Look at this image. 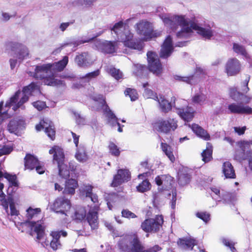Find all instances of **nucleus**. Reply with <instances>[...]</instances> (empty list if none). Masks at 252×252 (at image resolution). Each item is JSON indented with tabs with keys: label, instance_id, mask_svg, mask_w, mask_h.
<instances>
[{
	"label": "nucleus",
	"instance_id": "nucleus-33",
	"mask_svg": "<svg viewBox=\"0 0 252 252\" xmlns=\"http://www.w3.org/2000/svg\"><path fill=\"white\" fill-rule=\"evenodd\" d=\"M222 172L226 178H235V174L231 163L226 161L222 165Z\"/></svg>",
	"mask_w": 252,
	"mask_h": 252
},
{
	"label": "nucleus",
	"instance_id": "nucleus-62",
	"mask_svg": "<svg viewBox=\"0 0 252 252\" xmlns=\"http://www.w3.org/2000/svg\"><path fill=\"white\" fill-rule=\"evenodd\" d=\"M161 248L159 247L158 245H156L154 246L152 248L144 251V252H157L161 250Z\"/></svg>",
	"mask_w": 252,
	"mask_h": 252
},
{
	"label": "nucleus",
	"instance_id": "nucleus-38",
	"mask_svg": "<svg viewBox=\"0 0 252 252\" xmlns=\"http://www.w3.org/2000/svg\"><path fill=\"white\" fill-rule=\"evenodd\" d=\"M212 146L210 143H208L206 150L203 151L201 154L203 161L207 162L211 160L212 158Z\"/></svg>",
	"mask_w": 252,
	"mask_h": 252
},
{
	"label": "nucleus",
	"instance_id": "nucleus-40",
	"mask_svg": "<svg viewBox=\"0 0 252 252\" xmlns=\"http://www.w3.org/2000/svg\"><path fill=\"white\" fill-rule=\"evenodd\" d=\"M233 50L234 52L238 54L241 55L246 58H249V55L247 53L245 47L240 44L234 43L233 45Z\"/></svg>",
	"mask_w": 252,
	"mask_h": 252
},
{
	"label": "nucleus",
	"instance_id": "nucleus-60",
	"mask_svg": "<svg viewBox=\"0 0 252 252\" xmlns=\"http://www.w3.org/2000/svg\"><path fill=\"white\" fill-rule=\"evenodd\" d=\"M71 134L73 137V142L76 147V148H77L79 146V145H78L79 136L77 135L75 133L73 132H71Z\"/></svg>",
	"mask_w": 252,
	"mask_h": 252
},
{
	"label": "nucleus",
	"instance_id": "nucleus-64",
	"mask_svg": "<svg viewBox=\"0 0 252 252\" xmlns=\"http://www.w3.org/2000/svg\"><path fill=\"white\" fill-rule=\"evenodd\" d=\"M70 23L67 22V23H62L60 25V29L62 31H65L66 28L69 26Z\"/></svg>",
	"mask_w": 252,
	"mask_h": 252
},
{
	"label": "nucleus",
	"instance_id": "nucleus-26",
	"mask_svg": "<svg viewBox=\"0 0 252 252\" xmlns=\"http://www.w3.org/2000/svg\"><path fill=\"white\" fill-rule=\"evenodd\" d=\"M76 159L81 163L87 162L90 158V156L86 152L85 147L82 144L76 149L75 154Z\"/></svg>",
	"mask_w": 252,
	"mask_h": 252
},
{
	"label": "nucleus",
	"instance_id": "nucleus-21",
	"mask_svg": "<svg viewBox=\"0 0 252 252\" xmlns=\"http://www.w3.org/2000/svg\"><path fill=\"white\" fill-rule=\"evenodd\" d=\"M173 50V45L172 40L170 35L168 36L165 39L161 46L160 56L162 58H167L170 56Z\"/></svg>",
	"mask_w": 252,
	"mask_h": 252
},
{
	"label": "nucleus",
	"instance_id": "nucleus-48",
	"mask_svg": "<svg viewBox=\"0 0 252 252\" xmlns=\"http://www.w3.org/2000/svg\"><path fill=\"white\" fill-rule=\"evenodd\" d=\"M109 149L110 152L112 155L115 156H118L120 154V150L118 148L117 146L114 143H110L109 145Z\"/></svg>",
	"mask_w": 252,
	"mask_h": 252
},
{
	"label": "nucleus",
	"instance_id": "nucleus-46",
	"mask_svg": "<svg viewBox=\"0 0 252 252\" xmlns=\"http://www.w3.org/2000/svg\"><path fill=\"white\" fill-rule=\"evenodd\" d=\"M175 79L177 80L182 81L189 84H192L195 82V79L193 76L189 77H182L180 76H176Z\"/></svg>",
	"mask_w": 252,
	"mask_h": 252
},
{
	"label": "nucleus",
	"instance_id": "nucleus-19",
	"mask_svg": "<svg viewBox=\"0 0 252 252\" xmlns=\"http://www.w3.org/2000/svg\"><path fill=\"white\" fill-rule=\"evenodd\" d=\"M228 109L231 113L250 114L252 113V108L243 103H232L228 106Z\"/></svg>",
	"mask_w": 252,
	"mask_h": 252
},
{
	"label": "nucleus",
	"instance_id": "nucleus-55",
	"mask_svg": "<svg viewBox=\"0 0 252 252\" xmlns=\"http://www.w3.org/2000/svg\"><path fill=\"white\" fill-rule=\"evenodd\" d=\"M74 117L76 120V123L78 125H82L84 124L85 122V120L83 118L81 117L79 113H74Z\"/></svg>",
	"mask_w": 252,
	"mask_h": 252
},
{
	"label": "nucleus",
	"instance_id": "nucleus-49",
	"mask_svg": "<svg viewBox=\"0 0 252 252\" xmlns=\"http://www.w3.org/2000/svg\"><path fill=\"white\" fill-rule=\"evenodd\" d=\"M190 180V177L188 175L180 174L179 177V183L181 186H184L188 184Z\"/></svg>",
	"mask_w": 252,
	"mask_h": 252
},
{
	"label": "nucleus",
	"instance_id": "nucleus-39",
	"mask_svg": "<svg viewBox=\"0 0 252 252\" xmlns=\"http://www.w3.org/2000/svg\"><path fill=\"white\" fill-rule=\"evenodd\" d=\"M192 102L194 103L203 105L207 103V96L203 94H197L192 97Z\"/></svg>",
	"mask_w": 252,
	"mask_h": 252
},
{
	"label": "nucleus",
	"instance_id": "nucleus-7",
	"mask_svg": "<svg viewBox=\"0 0 252 252\" xmlns=\"http://www.w3.org/2000/svg\"><path fill=\"white\" fill-rule=\"evenodd\" d=\"M137 34L142 37L143 41H149L161 35V32L154 31L151 23L146 20H140L134 26Z\"/></svg>",
	"mask_w": 252,
	"mask_h": 252
},
{
	"label": "nucleus",
	"instance_id": "nucleus-10",
	"mask_svg": "<svg viewBox=\"0 0 252 252\" xmlns=\"http://www.w3.org/2000/svg\"><path fill=\"white\" fill-rule=\"evenodd\" d=\"M93 99L95 101H98L103 106L104 114L107 118L108 123L112 126L117 125L118 126V131L120 132L123 131L122 128L120 126V124L118 122V118L111 111L107 105H105V101L101 95H98L97 97L94 96Z\"/></svg>",
	"mask_w": 252,
	"mask_h": 252
},
{
	"label": "nucleus",
	"instance_id": "nucleus-45",
	"mask_svg": "<svg viewBox=\"0 0 252 252\" xmlns=\"http://www.w3.org/2000/svg\"><path fill=\"white\" fill-rule=\"evenodd\" d=\"M150 183L147 180H144L137 187L138 191L144 192L150 189Z\"/></svg>",
	"mask_w": 252,
	"mask_h": 252
},
{
	"label": "nucleus",
	"instance_id": "nucleus-30",
	"mask_svg": "<svg viewBox=\"0 0 252 252\" xmlns=\"http://www.w3.org/2000/svg\"><path fill=\"white\" fill-rule=\"evenodd\" d=\"M189 126L197 136L205 140H210V136L207 131L198 125L194 124L191 126L189 125Z\"/></svg>",
	"mask_w": 252,
	"mask_h": 252
},
{
	"label": "nucleus",
	"instance_id": "nucleus-52",
	"mask_svg": "<svg viewBox=\"0 0 252 252\" xmlns=\"http://www.w3.org/2000/svg\"><path fill=\"white\" fill-rule=\"evenodd\" d=\"M33 106L36 108L38 110L40 111L44 108L46 106V104L44 102L41 101H37L32 103Z\"/></svg>",
	"mask_w": 252,
	"mask_h": 252
},
{
	"label": "nucleus",
	"instance_id": "nucleus-42",
	"mask_svg": "<svg viewBox=\"0 0 252 252\" xmlns=\"http://www.w3.org/2000/svg\"><path fill=\"white\" fill-rule=\"evenodd\" d=\"M148 85V83H144L143 84V86L145 88L143 95L146 98H152L155 100L158 99V96L157 94L153 92L151 90L146 88Z\"/></svg>",
	"mask_w": 252,
	"mask_h": 252
},
{
	"label": "nucleus",
	"instance_id": "nucleus-41",
	"mask_svg": "<svg viewBox=\"0 0 252 252\" xmlns=\"http://www.w3.org/2000/svg\"><path fill=\"white\" fill-rule=\"evenodd\" d=\"M106 71L111 74L115 79L118 80L123 77V73L118 69L113 67H107L106 68Z\"/></svg>",
	"mask_w": 252,
	"mask_h": 252
},
{
	"label": "nucleus",
	"instance_id": "nucleus-34",
	"mask_svg": "<svg viewBox=\"0 0 252 252\" xmlns=\"http://www.w3.org/2000/svg\"><path fill=\"white\" fill-rule=\"evenodd\" d=\"M90 56L87 53H83L75 58V61L79 66H86L90 64Z\"/></svg>",
	"mask_w": 252,
	"mask_h": 252
},
{
	"label": "nucleus",
	"instance_id": "nucleus-53",
	"mask_svg": "<svg viewBox=\"0 0 252 252\" xmlns=\"http://www.w3.org/2000/svg\"><path fill=\"white\" fill-rule=\"evenodd\" d=\"M230 96L234 100H238L241 99L242 94L235 90H232L230 92Z\"/></svg>",
	"mask_w": 252,
	"mask_h": 252
},
{
	"label": "nucleus",
	"instance_id": "nucleus-23",
	"mask_svg": "<svg viewBox=\"0 0 252 252\" xmlns=\"http://www.w3.org/2000/svg\"><path fill=\"white\" fill-rule=\"evenodd\" d=\"M130 179V174L127 170H119L117 174L114 177L112 186L117 187Z\"/></svg>",
	"mask_w": 252,
	"mask_h": 252
},
{
	"label": "nucleus",
	"instance_id": "nucleus-17",
	"mask_svg": "<svg viewBox=\"0 0 252 252\" xmlns=\"http://www.w3.org/2000/svg\"><path fill=\"white\" fill-rule=\"evenodd\" d=\"M241 70V64L237 59L233 58L228 60L225 65V70L228 76H234Z\"/></svg>",
	"mask_w": 252,
	"mask_h": 252
},
{
	"label": "nucleus",
	"instance_id": "nucleus-31",
	"mask_svg": "<svg viewBox=\"0 0 252 252\" xmlns=\"http://www.w3.org/2000/svg\"><path fill=\"white\" fill-rule=\"evenodd\" d=\"M78 187V183L75 179H71L65 181L63 193L65 194H74L75 189Z\"/></svg>",
	"mask_w": 252,
	"mask_h": 252
},
{
	"label": "nucleus",
	"instance_id": "nucleus-63",
	"mask_svg": "<svg viewBox=\"0 0 252 252\" xmlns=\"http://www.w3.org/2000/svg\"><path fill=\"white\" fill-rule=\"evenodd\" d=\"M10 67L12 69H14L17 63V61L16 60L13 59H10L9 60Z\"/></svg>",
	"mask_w": 252,
	"mask_h": 252
},
{
	"label": "nucleus",
	"instance_id": "nucleus-9",
	"mask_svg": "<svg viewBox=\"0 0 252 252\" xmlns=\"http://www.w3.org/2000/svg\"><path fill=\"white\" fill-rule=\"evenodd\" d=\"M177 127V121L171 118L165 120H159L154 124V128L156 130L165 134L169 133L171 131H174Z\"/></svg>",
	"mask_w": 252,
	"mask_h": 252
},
{
	"label": "nucleus",
	"instance_id": "nucleus-36",
	"mask_svg": "<svg viewBox=\"0 0 252 252\" xmlns=\"http://www.w3.org/2000/svg\"><path fill=\"white\" fill-rule=\"evenodd\" d=\"M161 148L162 149V151L168 158L169 160L172 162H174L175 160V158L173 154V149L172 147L166 143H161Z\"/></svg>",
	"mask_w": 252,
	"mask_h": 252
},
{
	"label": "nucleus",
	"instance_id": "nucleus-11",
	"mask_svg": "<svg viewBox=\"0 0 252 252\" xmlns=\"http://www.w3.org/2000/svg\"><path fill=\"white\" fill-rule=\"evenodd\" d=\"M147 56L149 70L157 76L160 75L162 73L163 68L157 55L149 51Z\"/></svg>",
	"mask_w": 252,
	"mask_h": 252
},
{
	"label": "nucleus",
	"instance_id": "nucleus-61",
	"mask_svg": "<svg viewBox=\"0 0 252 252\" xmlns=\"http://www.w3.org/2000/svg\"><path fill=\"white\" fill-rule=\"evenodd\" d=\"M246 129V126H243L242 127H234L235 131L236 132L238 133L239 135L244 134Z\"/></svg>",
	"mask_w": 252,
	"mask_h": 252
},
{
	"label": "nucleus",
	"instance_id": "nucleus-8",
	"mask_svg": "<svg viewBox=\"0 0 252 252\" xmlns=\"http://www.w3.org/2000/svg\"><path fill=\"white\" fill-rule=\"evenodd\" d=\"M98 207L94 206L93 208H91L88 214L86 216V210L84 207H78L74 213L73 216L71 217L76 220H83L86 216V219L92 229L97 227L98 222L97 217Z\"/></svg>",
	"mask_w": 252,
	"mask_h": 252
},
{
	"label": "nucleus",
	"instance_id": "nucleus-43",
	"mask_svg": "<svg viewBox=\"0 0 252 252\" xmlns=\"http://www.w3.org/2000/svg\"><path fill=\"white\" fill-rule=\"evenodd\" d=\"M8 206L9 205L10 209V215L11 216H17L19 214V211L16 208L13 199L11 197L7 198Z\"/></svg>",
	"mask_w": 252,
	"mask_h": 252
},
{
	"label": "nucleus",
	"instance_id": "nucleus-2",
	"mask_svg": "<svg viewBox=\"0 0 252 252\" xmlns=\"http://www.w3.org/2000/svg\"><path fill=\"white\" fill-rule=\"evenodd\" d=\"M160 17L165 26L173 31L176 30L178 26L181 27V30L176 33L179 39L190 37L193 33V30L205 39H210L214 35V32L211 28L202 27L185 15L162 14Z\"/></svg>",
	"mask_w": 252,
	"mask_h": 252
},
{
	"label": "nucleus",
	"instance_id": "nucleus-4",
	"mask_svg": "<svg viewBox=\"0 0 252 252\" xmlns=\"http://www.w3.org/2000/svg\"><path fill=\"white\" fill-rule=\"evenodd\" d=\"M68 62V57L64 56L62 61L58 63L37 66L35 69L34 77L43 80L44 83L47 85L55 86L62 84L60 80L55 78V71L63 70Z\"/></svg>",
	"mask_w": 252,
	"mask_h": 252
},
{
	"label": "nucleus",
	"instance_id": "nucleus-6",
	"mask_svg": "<svg viewBox=\"0 0 252 252\" xmlns=\"http://www.w3.org/2000/svg\"><path fill=\"white\" fill-rule=\"evenodd\" d=\"M120 249L129 252H141L144 247L135 234L126 235L120 237L118 243Z\"/></svg>",
	"mask_w": 252,
	"mask_h": 252
},
{
	"label": "nucleus",
	"instance_id": "nucleus-32",
	"mask_svg": "<svg viewBox=\"0 0 252 252\" xmlns=\"http://www.w3.org/2000/svg\"><path fill=\"white\" fill-rule=\"evenodd\" d=\"M41 210L39 208L29 207L26 211L25 216L28 220L39 219Z\"/></svg>",
	"mask_w": 252,
	"mask_h": 252
},
{
	"label": "nucleus",
	"instance_id": "nucleus-51",
	"mask_svg": "<svg viewBox=\"0 0 252 252\" xmlns=\"http://www.w3.org/2000/svg\"><path fill=\"white\" fill-rule=\"evenodd\" d=\"M12 150V147L10 146H5L2 148L0 146V157L3 155L9 154Z\"/></svg>",
	"mask_w": 252,
	"mask_h": 252
},
{
	"label": "nucleus",
	"instance_id": "nucleus-54",
	"mask_svg": "<svg viewBox=\"0 0 252 252\" xmlns=\"http://www.w3.org/2000/svg\"><path fill=\"white\" fill-rule=\"evenodd\" d=\"M197 217L202 219L205 222H207L210 220V215L204 212L197 213L196 214Z\"/></svg>",
	"mask_w": 252,
	"mask_h": 252
},
{
	"label": "nucleus",
	"instance_id": "nucleus-5",
	"mask_svg": "<svg viewBox=\"0 0 252 252\" xmlns=\"http://www.w3.org/2000/svg\"><path fill=\"white\" fill-rule=\"evenodd\" d=\"M49 154L53 155L54 160L58 164L59 175L63 178H67L69 176V170H75V166L73 163H69V167L64 163V156L63 150L59 146H55L49 150Z\"/></svg>",
	"mask_w": 252,
	"mask_h": 252
},
{
	"label": "nucleus",
	"instance_id": "nucleus-16",
	"mask_svg": "<svg viewBox=\"0 0 252 252\" xmlns=\"http://www.w3.org/2000/svg\"><path fill=\"white\" fill-rule=\"evenodd\" d=\"M251 144H252V142L244 141L239 142L238 143V145L243 152L241 153L240 151H237L235 155V158L238 160L249 159L250 166L252 169V152L247 151V154L250 156H247V157L245 156L244 153L245 150L248 149Z\"/></svg>",
	"mask_w": 252,
	"mask_h": 252
},
{
	"label": "nucleus",
	"instance_id": "nucleus-44",
	"mask_svg": "<svg viewBox=\"0 0 252 252\" xmlns=\"http://www.w3.org/2000/svg\"><path fill=\"white\" fill-rule=\"evenodd\" d=\"M4 185L2 183H0V201L1 205L4 207L6 212H8V202L7 199H5V195L2 191Z\"/></svg>",
	"mask_w": 252,
	"mask_h": 252
},
{
	"label": "nucleus",
	"instance_id": "nucleus-58",
	"mask_svg": "<svg viewBox=\"0 0 252 252\" xmlns=\"http://www.w3.org/2000/svg\"><path fill=\"white\" fill-rule=\"evenodd\" d=\"M122 216L127 218H134L136 217V216L133 213L124 210L122 212Z\"/></svg>",
	"mask_w": 252,
	"mask_h": 252
},
{
	"label": "nucleus",
	"instance_id": "nucleus-28",
	"mask_svg": "<svg viewBox=\"0 0 252 252\" xmlns=\"http://www.w3.org/2000/svg\"><path fill=\"white\" fill-rule=\"evenodd\" d=\"M93 187L89 185H84L80 189L81 194L83 196L89 197L94 203L97 202V196L92 192Z\"/></svg>",
	"mask_w": 252,
	"mask_h": 252
},
{
	"label": "nucleus",
	"instance_id": "nucleus-24",
	"mask_svg": "<svg viewBox=\"0 0 252 252\" xmlns=\"http://www.w3.org/2000/svg\"><path fill=\"white\" fill-rule=\"evenodd\" d=\"M155 182L157 185L162 186L165 189H170L174 182L173 178L169 175L158 176L155 178Z\"/></svg>",
	"mask_w": 252,
	"mask_h": 252
},
{
	"label": "nucleus",
	"instance_id": "nucleus-12",
	"mask_svg": "<svg viewBox=\"0 0 252 252\" xmlns=\"http://www.w3.org/2000/svg\"><path fill=\"white\" fill-rule=\"evenodd\" d=\"M71 204L70 201L63 197L56 198L51 205V209L56 213H60L68 216V211L70 209Z\"/></svg>",
	"mask_w": 252,
	"mask_h": 252
},
{
	"label": "nucleus",
	"instance_id": "nucleus-57",
	"mask_svg": "<svg viewBox=\"0 0 252 252\" xmlns=\"http://www.w3.org/2000/svg\"><path fill=\"white\" fill-rule=\"evenodd\" d=\"M15 16V13H13L12 14H10L9 13L2 12L1 13L2 20L4 21L9 20L11 17Z\"/></svg>",
	"mask_w": 252,
	"mask_h": 252
},
{
	"label": "nucleus",
	"instance_id": "nucleus-37",
	"mask_svg": "<svg viewBox=\"0 0 252 252\" xmlns=\"http://www.w3.org/2000/svg\"><path fill=\"white\" fill-rule=\"evenodd\" d=\"M159 104L160 108L162 111L164 112H167L170 111L171 109L172 106L170 103L164 98L162 96H160L159 98L158 97L157 100Z\"/></svg>",
	"mask_w": 252,
	"mask_h": 252
},
{
	"label": "nucleus",
	"instance_id": "nucleus-35",
	"mask_svg": "<svg viewBox=\"0 0 252 252\" xmlns=\"http://www.w3.org/2000/svg\"><path fill=\"white\" fill-rule=\"evenodd\" d=\"M178 244L182 249L187 250L192 249L196 243L194 239H180L178 242Z\"/></svg>",
	"mask_w": 252,
	"mask_h": 252
},
{
	"label": "nucleus",
	"instance_id": "nucleus-47",
	"mask_svg": "<svg viewBox=\"0 0 252 252\" xmlns=\"http://www.w3.org/2000/svg\"><path fill=\"white\" fill-rule=\"evenodd\" d=\"M126 95H128L131 101H134L138 98V94L136 90L130 88L126 89L125 92Z\"/></svg>",
	"mask_w": 252,
	"mask_h": 252
},
{
	"label": "nucleus",
	"instance_id": "nucleus-56",
	"mask_svg": "<svg viewBox=\"0 0 252 252\" xmlns=\"http://www.w3.org/2000/svg\"><path fill=\"white\" fill-rule=\"evenodd\" d=\"M250 76H246V78L243 82V84L244 85V88L243 89V92L244 93H245V94L247 93L250 90L248 86V83L250 81Z\"/></svg>",
	"mask_w": 252,
	"mask_h": 252
},
{
	"label": "nucleus",
	"instance_id": "nucleus-50",
	"mask_svg": "<svg viewBox=\"0 0 252 252\" xmlns=\"http://www.w3.org/2000/svg\"><path fill=\"white\" fill-rule=\"evenodd\" d=\"M3 176L12 185L15 187L17 186V183L16 180L17 178L15 175H12L8 173H5Z\"/></svg>",
	"mask_w": 252,
	"mask_h": 252
},
{
	"label": "nucleus",
	"instance_id": "nucleus-59",
	"mask_svg": "<svg viewBox=\"0 0 252 252\" xmlns=\"http://www.w3.org/2000/svg\"><path fill=\"white\" fill-rule=\"evenodd\" d=\"M99 74V70H97L96 71H94V72H92L87 74L86 76V77L89 78L90 79H92V78L96 77Z\"/></svg>",
	"mask_w": 252,
	"mask_h": 252
},
{
	"label": "nucleus",
	"instance_id": "nucleus-14",
	"mask_svg": "<svg viewBox=\"0 0 252 252\" xmlns=\"http://www.w3.org/2000/svg\"><path fill=\"white\" fill-rule=\"evenodd\" d=\"M7 50L16 51L15 57L18 58L19 62H21L29 56L28 48L22 44L14 42H8L6 44Z\"/></svg>",
	"mask_w": 252,
	"mask_h": 252
},
{
	"label": "nucleus",
	"instance_id": "nucleus-25",
	"mask_svg": "<svg viewBox=\"0 0 252 252\" xmlns=\"http://www.w3.org/2000/svg\"><path fill=\"white\" fill-rule=\"evenodd\" d=\"M24 125L25 122L23 119H16L9 122L7 128L10 132L17 134L20 130L23 129Z\"/></svg>",
	"mask_w": 252,
	"mask_h": 252
},
{
	"label": "nucleus",
	"instance_id": "nucleus-29",
	"mask_svg": "<svg viewBox=\"0 0 252 252\" xmlns=\"http://www.w3.org/2000/svg\"><path fill=\"white\" fill-rule=\"evenodd\" d=\"M189 126L197 136L205 140H210V136L207 131L198 125L194 124L191 126L189 125Z\"/></svg>",
	"mask_w": 252,
	"mask_h": 252
},
{
	"label": "nucleus",
	"instance_id": "nucleus-27",
	"mask_svg": "<svg viewBox=\"0 0 252 252\" xmlns=\"http://www.w3.org/2000/svg\"><path fill=\"white\" fill-rule=\"evenodd\" d=\"M42 128H45V133L51 140H53L55 139V130L52 125L51 124L48 125L47 123L43 121L41 122L39 124L35 126L37 131H40Z\"/></svg>",
	"mask_w": 252,
	"mask_h": 252
},
{
	"label": "nucleus",
	"instance_id": "nucleus-13",
	"mask_svg": "<svg viewBox=\"0 0 252 252\" xmlns=\"http://www.w3.org/2000/svg\"><path fill=\"white\" fill-rule=\"evenodd\" d=\"M163 222V217L158 215L156 217L155 219L146 220L142 223L141 227L146 232H155L160 229Z\"/></svg>",
	"mask_w": 252,
	"mask_h": 252
},
{
	"label": "nucleus",
	"instance_id": "nucleus-15",
	"mask_svg": "<svg viewBox=\"0 0 252 252\" xmlns=\"http://www.w3.org/2000/svg\"><path fill=\"white\" fill-rule=\"evenodd\" d=\"M24 166L25 170H32L35 169L37 173L39 174L44 173L45 170L37 158L30 154H27L24 158Z\"/></svg>",
	"mask_w": 252,
	"mask_h": 252
},
{
	"label": "nucleus",
	"instance_id": "nucleus-22",
	"mask_svg": "<svg viewBox=\"0 0 252 252\" xmlns=\"http://www.w3.org/2000/svg\"><path fill=\"white\" fill-rule=\"evenodd\" d=\"M177 113L185 121H189L194 117V111L193 108L187 106H176Z\"/></svg>",
	"mask_w": 252,
	"mask_h": 252
},
{
	"label": "nucleus",
	"instance_id": "nucleus-3",
	"mask_svg": "<svg viewBox=\"0 0 252 252\" xmlns=\"http://www.w3.org/2000/svg\"><path fill=\"white\" fill-rule=\"evenodd\" d=\"M34 92H39V88L34 83H31L30 85L24 88L23 91H17L15 94L8 100L4 107H3V103H0V124L6 119L9 115H8V110L7 108L13 106V110L15 111L18 108L21 107L24 103L27 102L29 96L32 95Z\"/></svg>",
	"mask_w": 252,
	"mask_h": 252
},
{
	"label": "nucleus",
	"instance_id": "nucleus-1",
	"mask_svg": "<svg viewBox=\"0 0 252 252\" xmlns=\"http://www.w3.org/2000/svg\"><path fill=\"white\" fill-rule=\"evenodd\" d=\"M114 38H117L119 41L112 42L107 40H94V45L99 51L108 54L113 53L122 45L131 49L140 51L143 48V43L134 38L133 33L130 31L128 27L123 22L116 23L111 29Z\"/></svg>",
	"mask_w": 252,
	"mask_h": 252
},
{
	"label": "nucleus",
	"instance_id": "nucleus-18",
	"mask_svg": "<svg viewBox=\"0 0 252 252\" xmlns=\"http://www.w3.org/2000/svg\"><path fill=\"white\" fill-rule=\"evenodd\" d=\"M61 235L65 237L67 236V232L64 231L51 232L50 236L52 237V240L50 242L49 240H46L44 242H42V245L44 246L45 245L48 246L50 244V247L53 250H56L61 245L59 242Z\"/></svg>",
	"mask_w": 252,
	"mask_h": 252
},
{
	"label": "nucleus",
	"instance_id": "nucleus-20",
	"mask_svg": "<svg viewBox=\"0 0 252 252\" xmlns=\"http://www.w3.org/2000/svg\"><path fill=\"white\" fill-rule=\"evenodd\" d=\"M28 224L31 229V234L33 235V233H35L37 240H41L44 236V230L41 221H29Z\"/></svg>",
	"mask_w": 252,
	"mask_h": 252
}]
</instances>
